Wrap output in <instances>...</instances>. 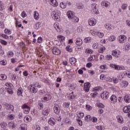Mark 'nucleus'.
Wrapping results in <instances>:
<instances>
[{
    "label": "nucleus",
    "instance_id": "nucleus-20",
    "mask_svg": "<svg viewBox=\"0 0 130 130\" xmlns=\"http://www.w3.org/2000/svg\"><path fill=\"white\" fill-rule=\"evenodd\" d=\"M109 5H110V3L107 1H102L101 3V5L103 7H105V8H108V7H109Z\"/></svg>",
    "mask_w": 130,
    "mask_h": 130
},
{
    "label": "nucleus",
    "instance_id": "nucleus-25",
    "mask_svg": "<svg viewBox=\"0 0 130 130\" xmlns=\"http://www.w3.org/2000/svg\"><path fill=\"white\" fill-rule=\"evenodd\" d=\"M124 99V101L126 103H129L130 102V96L128 95H126L124 96L123 98Z\"/></svg>",
    "mask_w": 130,
    "mask_h": 130
},
{
    "label": "nucleus",
    "instance_id": "nucleus-43",
    "mask_svg": "<svg viewBox=\"0 0 130 130\" xmlns=\"http://www.w3.org/2000/svg\"><path fill=\"white\" fill-rule=\"evenodd\" d=\"M105 49H106V48H105V47L103 46L101 48V49L98 50V52H99L100 53H103Z\"/></svg>",
    "mask_w": 130,
    "mask_h": 130
},
{
    "label": "nucleus",
    "instance_id": "nucleus-61",
    "mask_svg": "<svg viewBox=\"0 0 130 130\" xmlns=\"http://www.w3.org/2000/svg\"><path fill=\"white\" fill-rule=\"evenodd\" d=\"M91 118H92V120H91V121L92 122H97L98 119L96 117H92Z\"/></svg>",
    "mask_w": 130,
    "mask_h": 130
},
{
    "label": "nucleus",
    "instance_id": "nucleus-4",
    "mask_svg": "<svg viewBox=\"0 0 130 130\" xmlns=\"http://www.w3.org/2000/svg\"><path fill=\"white\" fill-rule=\"evenodd\" d=\"M21 108L24 110V113L25 114H28L30 112V107L26 104H24L22 106Z\"/></svg>",
    "mask_w": 130,
    "mask_h": 130
},
{
    "label": "nucleus",
    "instance_id": "nucleus-2",
    "mask_svg": "<svg viewBox=\"0 0 130 130\" xmlns=\"http://www.w3.org/2000/svg\"><path fill=\"white\" fill-rule=\"evenodd\" d=\"M97 4H96L95 3L91 4L90 6L89 7V9L91 12L93 13V14H96V15H98V14H99V12H98V9H97Z\"/></svg>",
    "mask_w": 130,
    "mask_h": 130
},
{
    "label": "nucleus",
    "instance_id": "nucleus-35",
    "mask_svg": "<svg viewBox=\"0 0 130 130\" xmlns=\"http://www.w3.org/2000/svg\"><path fill=\"white\" fill-rule=\"evenodd\" d=\"M71 20L72 22H74V23H78V22L79 21V18L76 17L75 15L73 16Z\"/></svg>",
    "mask_w": 130,
    "mask_h": 130
},
{
    "label": "nucleus",
    "instance_id": "nucleus-57",
    "mask_svg": "<svg viewBox=\"0 0 130 130\" xmlns=\"http://www.w3.org/2000/svg\"><path fill=\"white\" fill-rule=\"evenodd\" d=\"M124 76H126L127 78H130V72L129 71H126L124 73Z\"/></svg>",
    "mask_w": 130,
    "mask_h": 130
},
{
    "label": "nucleus",
    "instance_id": "nucleus-46",
    "mask_svg": "<svg viewBox=\"0 0 130 130\" xmlns=\"http://www.w3.org/2000/svg\"><path fill=\"white\" fill-rule=\"evenodd\" d=\"M15 118V115L14 114H9L8 115V119L12 120Z\"/></svg>",
    "mask_w": 130,
    "mask_h": 130
},
{
    "label": "nucleus",
    "instance_id": "nucleus-48",
    "mask_svg": "<svg viewBox=\"0 0 130 130\" xmlns=\"http://www.w3.org/2000/svg\"><path fill=\"white\" fill-rule=\"evenodd\" d=\"M4 32L5 34H8V35H11V34H12V31L9 29H5Z\"/></svg>",
    "mask_w": 130,
    "mask_h": 130
},
{
    "label": "nucleus",
    "instance_id": "nucleus-34",
    "mask_svg": "<svg viewBox=\"0 0 130 130\" xmlns=\"http://www.w3.org/2000/svg\"><path fill=\"white\" fill-rule=\"evenodd\" d=\"M57 39H58L59 41L63 42L66 40V38L61 35H59L57 36Z\"/></svg>",
    "mask_w": 130,
    "mask_h": 130
},
{
    "label": "nucleus",
    "instance_id": "nucleus-36",
    "mask_svg": "<svg viewBox=\"0 0 130 130\" xmlns=\"http://www.w3.org/2000/svg\"><path fill=\"white\" fill-rule=\"evenodd\" d=\"M75 98H76V96H75V94H74V92H72V93H70L69 96H68V98L69 99H70V100L75 99Z\"/></svg>",
    "mask_w": 130,
    "mask_h": 130
},
{
    "label": "nucleus",
    "instance_id": "nucleus-18",
    "mask_svg": "<svg viewBox=\"0 0 130 130\" xmlns=\"http://www.w3.org/2000/svg\"><path fill=\"white\" fill-rule=\"evenodd\" d=\"M6 106L7 110H10L11 111L14 112V109H15V107H14V106L11 104H6Z\"/></svg>",
    "mask_w": 130,
    "mask_h": 130
},
{
    "label": "nucleus",
    "instance_id": "nucleus-64",
    "mask_svg": "<svg viewBox=\"0 0 130 130\" xmlns=\"http://www.w3.org/2000/svg\"><path fill=\"white\" fill-rule=\"evenodd\" d=\"M86 109H87L89 111H90V110H92V106L86 105Z\"/></svg>",
    "mask_w": 130,
    "mask_h": 130
},
{
    "label": "nucleus",
    "instance_id": "nucleus-12",
    "mask_svg": "<svg viewBox=\"0 0 130 130\" xmlns=\"http://www.w3.org/2000/svg\"><path fill=\"white\" fill-rule=\"evenodd\" d=\"M110 101L113 104H115L116 102H117V98L116 96L114 94H113L111 95V96L110 98Z\"/></svg>",
    "mask_w": 130,
    "mask_h": 130
},
{
    "label": "nucleus",
    "instance_id": "nucleus-58",
    "mask_svg": "<svg viewBox=\"0 0 130 130\" xmlns=\"http://www.w3.org/2000/svg\"><path fill=\"white\" fill-rule=\"evenodd\" d=\"M7 55H8L9 57H12V56H14V52L9 51L8 52Z\"/></svg>",
    "mask_w": 130,
    "mask_h": 130
},
{
    "label": "nucleus",
    "instance_id": "nucleus-31",
    "mask_svg": "<svg viewBox=\"0 0 130 130\" xmlns=\"http://www.w3.org/2000/svg\"><path fill=\"white\" fill-rule=\"evenodd\" d=\"M22 94H23V89L21 87L19 88L17 91V95L18 96H23Z\"/></svg>",
    "mask_w": 130,
    "mask_h": 130
},
{
    "label": "nucleus",
    "instance_id": "nucleus-41",
    "mask_svg": "<svg viewBox=\"0 0 130 130\" xmlns=\"http://www.w3.org/2000/svg\"><path fill=\"white\" fill-rule=\"evenodd\" d=\"M33 130H41V128L40 127V126L39 125H35L32 127Z\"/></svg>",
    "mask_w": 130,
    "mask_h": 130
},
{
    "label": "nucleus",
    "instance_id": "nucleus-63",
    "mask_svg": "<svg viewBox=\"0 0 130 130\" xmlns=\"http://www.w3.org/2000/svg\"><path fill=\"white\" fill-rule=\"evenodd\" d=\"M0 64H1V66H6L7 64V61L5 60L0 61Z\"/></svg>",
    "mask_w": 130,
    "mask_h": 130
},
{
    "label": "nucleus",
    "instance_id": "nucleus-22",
    "mask_svg": "<svg viewBox=\"0 0 130 130\" xmlns=\"http://www.w3.org/2000/svg\"><path fill=\"white\" fill-rule=\"evenodd\" d=\"M67 16L69 19L72 20V18L75 16V13L72 11H68L67 12Z\"/></svg>",
    "mask_w": 130,
    "mask_h": 130
},
{
    "label": "nucleus",
    "instance_id": "nucleus-13",
    "mask_svg": "<svg viewBox=\"0 0 130 130\" xmlns=\"http://www.w3.org/2000/svg\"><path fill=\"white\" fill-rule=\"evenodd\" d=\"M96 23H97V22L94 18H92L88 20V24L89 26H95Z\"/></svg>",
    "mask_w": 130,
    "mask_h": 130
},
{
    "label": "nucleus",
    "instance_id": "nucleus-45",
    "mask_svg": "<svg viewBox=\"0 0 130 130\" xmlns=\"http://www.w3.org/2000/svg\"><path fill=\"white\" fill-rule=\"evenodd\" d=\"M125 49L126 50H129L130 49V44L128 43H126L125 44Z\"/></svg>",
    "mask_w": 130,
    "mask_h": 130
},
{
    "label": "nucleus",
    "instance_id": "nucleus-15",
    "mask_svg": "<svg viewBox=\"0 0 130 130\" xmlns=\"http://www.w3.org/2000/svg\"><path fill=\"white\" fill-rule=\"evenodd\" d=\"M49 112H50V110L48 108H46L42 111V114L45 116H47V115L49 114Z\"/></svg>",
    "mask_w": 130,
    "mask_h": 130
},
{
    "label": "nucleus",
    "instance_id": "nucleus-19",
    "mask_svg": "<svg viewBox=\"0 0 130 130\" xmlns=\"http://www.w3.org/2000/svg\"><path fill=\"white\" fill-rule=\"evenodd\" d=\"M75 43L76 45H78L79 46L82 45L83 44V41L81 39L77 38L75 40Z\"/></svg>",
    "mask_w": 130,
    "mask_h": 130
},
{
    "label": "nucleus",
    "instance_id": "nucleus-21",
    "mask_svg": "<svg viewBox=\"0 0 130 130\" xmlns=\"http://www.w3.org/2000/svg\"><path fill=\"white\" fill-rule=\"evenodd\" d=\"M48 122L49 124H51V125H54L56 121L55 118L51 117L49 119Z\"/></svg>",
    "mask_w": 130,
    "mask_h": 130
},
{
    "label": "nucleus",
    "instance_id": "nucleus-8",
    "mask_svg": "<svg viewBox=\"0 0 130 130\" xmlns=\"http://www.w3.org/2000/svg\"><path fill=\"white\" fill-rule=\"evenodd\" d=\"M54 112L56 114H59L60 112V108H59V106H58L57 104H54Z\"/></svg>",
    "mask_w": 130,
    "mask_h": 130
},
{
    "label": "nucleus",
    "instance_id": "nucleus-39",
    "mask_svg": "<svg viewBox=\"0 0 130 130\" xmlns=\"http://www.w3.org/2000/svg\"><path fill=\"white\" fill-rule=\"evenodd\" d=\"M85 121H91L92 120V117L90 115H87L85 117Z\"/></svg>",
    "mask_w": 130,
    "mask_h": 130
},
{
    "label": "nucleus",
    "instance_id": "nucleus-51",
    "mask_svg": "<svg viewBox=\"0 0 130 130\" xmlns=\"http://www.w3.org/2000/svg\"><path fill=\"white\" fill-rule=\"evenodd\" d=\"M31 114L36 116L38 115V112L37 111V110L34 109L33 111L31 112Z\"/></svg>",
    "mask_w": 130,
    "mask_h": 130
},
{
    "label": "nucleus",
    "instance_id": "nucleus-49",
    "mask_svg": "<svg viewBox=\"0 0 130 130\" xmlns=\"http://www.w3.org/2000/svg\"><path fill=\"white\" fill-rule=\"evenodd\" d=\"M54 28H55V30L58 32V30H59V26H58V24L54 23Z\"/></svg>",
    "mask_w": 130,
    "mask_h": 130
},
{
    "label": "nucleus",
    "instance_id": "nucleus-54",
    "mask_svg": "<svg viewBox=\"0 0 130 130\" xmlns=\"http://www.w3.org/2000/svg\"><path fill=\"white\" fill-rule=\"evenodd\" d=\"M115 39H116V38H115V36H111L109 38V41L111 42L114 41Z\"/></svg>",
    "mask_w": 130,
    "mask_h": 130
},
{
    "label": "nucleus",
    "instance_id": "nucleus-55",
    "mask_svg": "<svg viewBox=\"0 0 130 130\" xmlns=\"http://www.w3.org/2000/svg\"><path fill=\"white\" fill-rule=\"evenodd\" d=\"M93 52V51L91 49H86L85 50V53H89V54H91Z\"/></svg>",
    "mask_w": 130,
    "mask_h": 130
},
{
    "label": "nucleus",
    "instance_id": "nucleus-30",
    "mask_svg": "<svg viewBox=\"0 0 130 130\" xmlns=\"http://www.w3.org/2000/svg\"><path fill=\"white\" fill-rule=\"evenodd\" d=\"M69 61L71 64H74L77 62V59L75 57H72L70 59Z\"/></svg>",
    "mask_w": 130,
    "mask_h": 130
},
{
    "label": "nucleus",
    "instance_id": "nucleus-3",
    "mask_svg": "<svg viewBox=\"0 0 130 130\" xmlns=\"http://www.w3.org/2000/svg\"><path fill=\"white\" fill-rule=\"evenodd\" d=\"M127 39V38H126V36L122 35L119 36L118 38L117 39V40L119 43H124L125 41H126Z\"/></svg>",
    "mask_w": 130,
    "mask_h": 130
},
{
    "label": "nucleus",
    "instance_id": "nucleus-50",
    "mask_svg": "<svg viewBox=\"0 0 130 130\" xmlns=\"http://www.w3.org/2000/svg\"><path fill=\"white\" fill-rule=\"evenodd\" d=\"M84 41L86 43H89V42H90V41H91V38L90 37L85 38L84 40Z\"/></svg>",
    "mask_w": 130,
    "mask_h": 130
},
{
    "label": "nucleus",
    "instance_id": "nucleus-60",
    "mask_svg": "<svg viewBox=\"0 0 130 130\" xmlns=\"http://www.w3.org/2000/svg\"><path fill=\"white\" fill-rule=\"evenodd\" d=\"M106 59L107 60H111L112 59V56L111 55H108L106 56Z\"/></svg>",
    "mask_w": 130,
    "mask_h": 130
},
{
    "label": "nucleus",
    "instance_id": "nucleus-7",
    "mask_svg": "<svg viewBox=\"0 0 130 130\" xmlns=\"http://www.w3.org/2000/svg\"><path fill=\"white\" fill-rule=\"evenodd\" d=\"M91 87V84L89 82L84 83V90L85 92L88 93L90 91V87Z\"/></svg>",
    "mask_w": 130,
    "mask_h": 130
},
{
    "label": "nucleus",
    "instance_id": "nucleus-47",
    "mask_svg": "<svg viewBox=\"0 0 130 130\" xmlns=\"http://www.w3.org/2000/svg\"><path fill=\"white\" fill-rule=\"evenodd\" d=\"M96 106H98V107H100L101 108H104V107H105V106H104L103 104L101 103H98Z\"/></svg>",
    "mask_w": 130,
    "mask_h": 130
},
{
    "label": "nucleus",
    "instance_id": "nucleus-14",
    "mask_svg": "<svg viewBox=\"0 0 130 130\" xmlns=\"http://www.w3.org/2000/svg\"><path fill=\"white\" fill-rule=\"evenodd\" d=\"M112 54L114 57H119L120 56V52L117 50H115L112 52Z\"/></svg>",
    "mask_w": 130,
    "mask_h": 130
},
{
    "label": "nucleus",
    "instance_id": "nucleus-24",
    "mask_svg": "<svg viewBox=\"0 0 130 130\" xmlns=\"http://www.w3.org/2000/svg\"><path fill=\"white\" fill-rule=\"evenodd\" d=\"M51 98H52L51 95L49 94H48L45 95L43 99H44V101H48L50 100V99H51Z\"/></svg>",
    "mask_w": 130,
    "mask_h": 130
},
{
    "label": "nucleus",
    "instance_id": "nucleus-1",
    "mask_svg": "<svg viewBox=\"0 0 130 130\" xmlns=\"http://www.w3.org/2000/svg\"><path fill=\"white\" fill-rule=\"evenodd\" d=\"M51 16L53 19L58 21L59 16H60V11L57 9H55L51 13Z\"/></svg>",
    "mask_w": 130,
    "mask_h": 130
},
{
    "label": "nucleus",
    "instance_id": "nucleus-56",
    "mask_svg": "<svg viewBox=\"0 0 130 130\" xmlns=\"http://www.w3.org/2000/svg\"><path fill=\"white\" fill-rule=\"evenodd\" d=\"M66 50L69 51V52H72L73 51V49H72V48H71L70 46H68L66 47Z\"/></svg>",
    "mask_w": 130,
    "mask_h": 130
},
{
    "label": "nucleus",
    "instance_id": "nucleus-53",
    "mask_svg": "<svg viewBox=\"0 0 130 130\" xmlns=\"http://www.w3.org/2000/svg\"><path fill=\"white\" fill-rule=\"evenodd\" d=\"M99 46V44H98V43H95L92 45V47L93 48H94V49H97V48H98V47Z\"/></svg>",
    "mask_w": 130,
    "mask_h": 130
},
{
    "label": "nucleus",
    "instance_id": "nucleus-38",
    "mask_svg": "<svg viewBox=\"0 0 130 130\" xmlns=\"http://www.w3.org/2000/svg\"><path fill=\"white\" fill-rule=\"evenodd\" d=\"M0 80H1V81H5V80H7V76L5 74L0 75Z\"/></svg>",
    "mask_w": 130,
    "mask_h": 130
},
{
    "label": "nucleus",
    "instance_id": "nucleus-29",
    "mask_svg": "<svg viewBox=\"0 0 130 130\" xmlns=\"http://www.w3.org/2000/svg\"><path fill=\"white\" fill-rule=\"evenodd\" d=\"M105 28H106L107 30H110L112 29V25L110 23H107L105 24Z\"/></svg>",
    "mask_w": 130,
    "mask_h": 130
},
{
    "label": "nucleus",
    "instance_id": "nucleus-10",
    "mask_svg": "<svg viewBox=\"0 0 130 130\" xmlns=\"http://www.w3.org/2000/svg\"><path fill=\"white\" fill-rule=\"evenodd\" d=\"M52 52L53 54L55 55H59V54H60V53H61V52L60 51V50L55 47H54L53 48Z\"/></svg>",
    "mask_w": 130,
    "mask_h": 130
},
{
    "label": "nucleus",
    "instance_id": "nucleus-16",
    "mask_svg": "<svg viewBox=\"0 0 130 130\" xmlns=\"http://www.w3.org/2000/svg\"><path fill=\"white\" fill-rule=\"evenodd\" d=\"M109 97V92L107 91H104L103 93L101 94V98L102 99H104V100L107 99Z\"/></svg>",
    "mask_w": 130,
    "mask_h": 130
},
{
    "label": "nucleus",
    "instance_id": "nucleus-52",
    "mask_svg": "<svg viewBox=\"0 0 130 130\" xmlns=\"http://www.w3.org/2000/svg\"><path fill=\"white\" fill-rule=\"evenodd\" d=\"M38 107L40 110H41V109H43V104L39 103L38 105Z\"/></svg>",
    "mask_w": 130,
    "mask_h": 130
},
{
    "label": "nucleus",
    "instance_id": "nucleus-27",
    "mask_svg": "<svg viewBox=\"0 0 130 130\" xmlns=\"http://www.w3.org/2000/svg\"><path fill=\"white\" fill-rule=\"evenodd\" d=\"M19 130H27V125L21 124L19 128Z\"/></svg>",
    "mask_w": 130,
    "mask_h": 130
},
{
    "label": "nucleus",
    "instance_id": "nucleus-32",
    "mask_svg": "<svg viewBox=\"0 0 130 130\" xmlns=\"http://www.w3.org/2000/svg\"><path fill=\"white\" fill-rule=\"evenodd\" d=\"M76 6L78 10H82L84 9V5L82 3H77Z\"/></svg>",
    "mask_w": 130,
    "mask_h": 130
},
{
    "label": "nucleus",
    "instance_id": "nucleus-37",
    "mask_svg": "<svg viewBox=\"0 0 130 130\" xmlns=\"http://www.w3.org/2000/svg\"><path fill=\"white\" fill-rule=\"evenodd\" d=\"M123 88H126L128 85V82L126 81H123L121 84Z\"/></svg>",
    "mask_w": 130,
    "mask_h": 130
},
{
    "label": "nucleus",
    "instance_id": "nucleus-40",
    "mask_svg": "<svg viewBox=\"0 0 130 130\" xmlns=\"http://www.w3.org/2000/svg\"><path fill=\"white\" fill-rule=\"evenodd\" d=\"M8 93L9 94H13L14 92L13 91V89H12V88L11 87H8V88H6Z\"/></svg>",
    "mask_w": 130,
    "mask_h": 130
},
{
    "label": "nucleus",
    "instance_id": "nucleus-44",
    "mask_svg": "<svg viewBox=\"0 0 130 130\" xmlns=\"http://www.w3.org/2000/svg\"><path fill=\"white\" fill-rule=\"evenodd\" d=\"M70 104H71L69 102H64L63 104V106L64 107V108H69V107H70Z\"/></svg>",
    "mask_w": 130,
    "mask_h": 130
},
{
    "label": "nucleus",
    "instance_id": "nucleus-6",
    "mask_svg": "<svg viewBox=\"0 0 130 130\" xmlns=\"http://www.w3.org/2000/svg\"><path fill=\"white\" fill-rule=\"evenodd\" d=\"M28 89L31 93H34V94L37 93V91H38V89L34 86V85L28 86Z\"/></svg>",
    "mask_w": 130,
    "mask_h": 130
},
{
    "label": "nucleus",
    "instance_id": "nucleus-42",
    "mask_svg": "<svg viewBox=\"0 0 130 130\" xmlns=\"http://www.w3.org/2000/svg\"><path fill=\"white\" fill-rule=\"evenodd\" d=\"M60 7L61 9H66L67 8V4L63 2L60 3Z\"/></svg>",
    "mask_w": 130,
    "mask_h": 130
},
{
    "label": "nucleus",
    "instance_id": "nucleus-9",
    "mask_svg": "<svg viewBox=\"0 0 130 130\" xmlns=\"http://www.w3.org/2000/svg\"><path fill=\"white\" fill-rule=\"evenodd\" d=\"M8 126L10 129H14V128H16V126H17V123L13 121L10 122L8 123Z\"/></svg>",
    "mask_w": 130,
    "mask_h": 130
},
{
    "label": "nucleus",
    "instance_id": "nucleus-59",
    "mask_svg": "<svg viewBox=\"0 0 130 130\" xmlns=\"http://www.w3.org/2000/svg\"><path fill=\"white\" fill-rule=\"evenodd\" d=\"M78 123L79 124V125H83V122L82 121V120H81V119L78 118V119H76Z\"/></svg>",
    "mask_w": 130,
    "mask_h": 130
},
{
    "label": "nucleus",
    "instance_id": "nucleus-62",
    "mask_svg": "<svg viewBox=\"0 0 130 130\" xmlns=\"http://www.w3.org/2000/svg\"><path fill=\"white\" fill-rule=\"evenodd\" d=\"M21 17H22V18H25L27 17V14H26V12H25V11H23L21 13Z\"/></svg>",
    "mask_w": 130,
    "mask_h": 130
},
{
    "label": "nucleus",
    "instance_id": "nucleus-28",
    "mask_svg": "<svg viewBox=\"0 0 130 130\" xmlns=\"http://www.w3.org/2000/svg\"><path fill=\"white\" fill-rule=\"evenodd\" d=\"M31 119H32V118L29 115H26L24 118V120L25 122H29V121H31Z\"/></svg>",
    "mask_w": 130,
    "mask_h": 130
},
{
    "label": "nucleus",
    "instance_id": "nucleus-26",
    "mask_svg": "<svg viewBox=\"0 0 130 130\" xmlns=\"http://www.w3.org/2000/svg\"><path fill=\"white\" fill-rule=\"evenodd\" d=\"M0 124L2 127L1 130H8V129H7V123L2 122Z\"/></svg>",
    "mask_w": 130,
    "mask_h": 130
},
{
    "label": "nucleus",
    "instance_id": "nucleus-23",
    "mask_svg": "<svg viewBox=\"0 0 130 130\" xmlns=\"http://www.w3.org/2000/svg\"><path fill=\"white\" fill-rule=\"evenodd\" d=\"M123 111L124 113H128L130 112V106H127L123 108Z\"/></svg>",
    "mask_w": 130,
    "mask_h": 130
},
{
    "label": "nucleus",
    "instance_id": "nucleus-17",
    "mask_svg": "<svg viewBox=\"0 0 130 130\" xmlns=\"http://www.w3.org/2000/svg\"><path fill=\"white\" fill-rule=\"evenodd\" d=\"M50 4L52 7H57L58 6V3L56 0H49Z\"/></svg>",
    "mask_w": 130,
    "mask_h": 130
},
{
    "label": "nucleus",
    "instance_id": "nucleus-11",
    "mask_svg": "<svg viewBox=\"0 0 130 130\" xmlns=\"http://www.w3.org/2000/svg\"><path fill=\"white\" fill-rule=\"evenodd\" d=\"M92 35L94 36H97V37H99V38H103L104 37V34L99 31H93Z\"/></svg>",
    "mask_w": 130,
    "mask_h": 130
},
{
    "label": "nucleus",
    "instance_id": "nucleus-5",
    "mask_svg": "<svg viewBox=\"0 0 130 130\" xmlns=\"http://www.w3.org/2000/svg\"><path fill=\"white\" fill-rule=\"evenodd\" d=\"M110 67L111 68H112L113 69H115V70H117L125 69V68H124L122 66H118V65H115L114 64H110Z\"/></svg>",
    "mask_w": 130,
    "mask_h": 130
},
{
    "label": "nucleus",
    "instance_id": "nucleus-33",
    "mask_svg": "<svg viewBox=\"0 0 130 130\" xmlns=\"http://www.w3.org/2000/svg\"><path fill=\"white\" fill-rule=\"evenodd\" d=\"M34 17L35 20H38V19H39V13H38V12H34Z\"/></svg>",
    "mask_w": 130,
    "mask_h": 130
}]
</instances>
